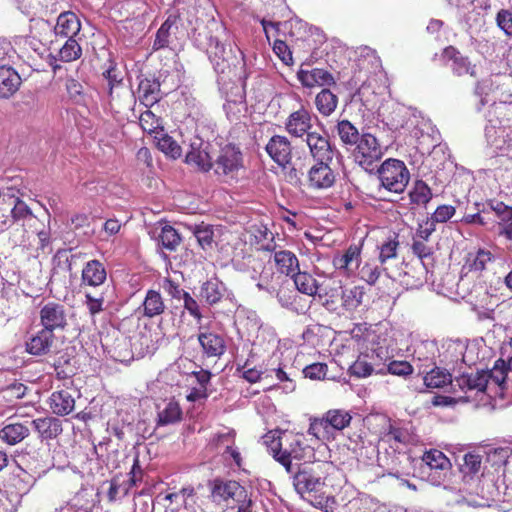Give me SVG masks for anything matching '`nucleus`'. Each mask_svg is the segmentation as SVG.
<instances>
[{
	"instance_id": "nucleus-16",
	"label": "nucleus",
	"mask_w": 512,
	"mask_h": 512,
	"mask_svg": "<svg viewBox=\"0 0 512 512\" xmlns=\"http://www.w3.org/2000/svg\"><path fill=\"white\" fill-rule=\"evenodd\" d=\"M197 340L201 348L203 358L220 359L227 350V342L222 334L209 329L200 328Z\"/></svg>"
},
{
	"instance_id": "nucleus-37",
	"label": "nucleus",
	"mask_w": 512,
	"mask_h": 512,
	"mask_svg": "<svg viewBox=\"0 0 512 512\" xmlns=\"http://www.w3.org/2000/svg\"><path fill=\"white\" fill-rule=\"evenodd\" d=\"M200 296L209 305L219 303L223 297V284L217 278L207 280L201 285Z\"/></svg>"
},
{
	"instance_id": "nucleus-48",
	"label": "nucleus",
	"mask_w": 512,
	"mask_h": 512,
	"mask_svg": "<svg viewBox=\"0 0 512 512\" xmlns=\"http://www.w3.org/2000/svg\"><path fill=\"white\" fill-rule=\"evenodd\" d=\"M264 443L267 446L268 452L272 457L279 462V458L282 456L284 448V433L278 431H270L264 437Z\"/></svg>"
},
{
	"instance_id": "nucleus-30",
	"label": "nucleus",
	"mask_w": 512,
	"mask_h": 512,
	"mask_svg": "<svg viewBox=\"0 0 512 512\" xmlns=\"http://www.w3.org/2000/svg\"><path fill=\"white\" fill-rule=\"evenodd\" d=\"M49 408L57 416L69 415L75 408V398L66 389L54 391L48 400Z\"/></svg>"
},
{
	"instance_id": "nucleus-12",
	"label": "nucleus",
	"mask_w": 512,
	"mask_h": 512,
	"mask_svg": "<svg viewBox=\"0 0 512 512\" xmlns=\"http://www.w3.org/2000/svg\"><path fill=\"white\" fill-rule=\"evenodd\" d=\"M67 309L62 303L48 301L40 305V325L53 332L63 331L68 326Z\"/></svg>"
},
{
	"instance_id": "nucleus-1",
	"label": "nucleus",
	"mask_w": 512,
	"mask_h": 512,
	"mask_svg": "<svg viewBox=\"0 0 512 512\" xmlns=\"http://www.w3.org/2000/svg\"><path fill=\"white\" fill-rule=\"evenodd\" d=\"M329 463L317 462L311 466L299 469L293 477V485L296 491L306 496V499L315 507L323 509L327 507L329 497L324 495L325 475L322 468L329 467Z\"/></svg>"
},
{
	"instance_id": "nucleus-55",
	"label": "nucleus",
	"mask_w": 512,
	"mask_h": 512,
	"mask_svg": "<svg viewBox=\"0 0 512 512\" xmlns=\"http://www.w3.org/2000/svg\"><path fill=\"white\" fill-rule=\"evenodd\" d=\"M53 366L56 378L59 380H66L75 374L74 366L71 364V359L67 355L58 357Z\"/></svg>"
},
{
	"instance_id": "nucleus-26",
	"label": "nucleus",
	"mask_w": 512,
	"mask_h": 512,
	"mask_svg": "<svg viewBox=\"0 0 512 512\" xmlns=\"http://www.w3.org/2000/svg\"><path fill=\"white\" fill-rule=\"evenodd\" d=\"M107 279V272L104 264L99 260L88 261L81 273V286L98 287Z\"/></svg>"
},
{
	"instance_id": "nucleus-2",
	"label": "nucleus",
	"mask_w": 512,
	"mask_h": 512,
	"mask_svg": "<svg viewBox=\"0 0 512 512\" xmlns=\"http://www.w3.org/2000/svg\"><path fill=\"white\" fill-rule=\"evenodd\" d=\"M260 23L268 40L270 39V28L274 30L276 36H279L281 33L284 34L285 40L275 39L272 48L274 53L284 64L291 65L293 63V56L287 41L289 40L292 43L304 41L307 34L305 24L300 20L281 23L268 21L266 19H261Z\"/></svg>"
},
{
	"instance_id": "nucleus-19",
	"label": "nucleus",
	"mask_w": 512,
	"mask_h": 512,
	"mask_svg": "<svg viewBox=\"0 0 512 512\" xmlns=\"http://www.w3.org/2000/svg\"><path fill=\"white\" fill-rule=\"evenodd\" d=\"M488 210L493 211L498 221V235L506 240H512V207L502 201L489 199L486 202Z\"/></svg>"
},
{
	"instance_id": "nucleus-34",
	"label": "nucleus",
	"mask_w": 512,
	"mask_h": 512,
	"mask_svg": "<svg viewBox=\"0 0 512 512\" xmlns=\"http://www.w3.org/2000/svg\"><path fill=\"white\" fill-rule=\"evenodd\" d=\"M315 107L320 115L329 117L338 106V96L328 88H323L315 96Z\"/></svg>"
},
{
	"instance_id": "nucleus-56",
	"label": "nucleus",
	"mask_w": 512,
	"mask_h": 512,
	"mask_svg": "<svg viewBox=\"0 0 512 512\" xmlns=\"http://www.w3.org/2000/svg\"><path fill=\"white\" fill-rule=\"evenodd\" d=\"M66 91L69 98L76 104L82 105L86 102V93L83 85L74 78L66 81Z\"/></svg>"
},
{
	"instance_id": "nucleus-8",
	"label": "nucleus",
	"mask_w": 512,
	"mask_h": 512,
	"mask_svg": "<svg viewBox=\"0 0 512 512\" xmlns=\"http://www.w3.org/2000/svg\"><path fill=\"white\" fill-rule=\"evenodd\" d=\"M22 196H24V193L14 187L7 188V191L3 193L2 202H0V210L8 212L7 215L3 214L6 218L3 220V223L7 221L18 223L36 219L31 208L21 199Z\"/></svg>"
},
{
	"instance_id": "nucleus-46",
	"label": "nucleus",
	"mask_w": 512,
	"mask_h": 512,
	"mask_svg": "<svg viewBox=\"0 0 512 512\" xmlns=\"http://www.w3.org/2000/svg\"><path fill=\"white\" fill-rule=\"evenodd\" d=\"M82 55V48L75 38H67L58 51V59L62 62H73Z\"/></svg>"
},
{
	"instance_id": "nucleus-28",
	"label": "nucleus",
	"mask_w": 512,
	"mask_h": 512,
	"mask_svg": "<svg viewBox=\"0 0 512 512\" xmlns=\"http://www.w3.org/2000/svg\"><path fill=\"white\" fill-rule=\"evenodd\" d=\"M81 30V22L78 16L72 11L62 12L54 27V32L57 37L62 38H75Z\"/></svg>"
},
{
	"instance_id": "nucleus-54",
	"label": "nucleus",
	"mask_w": 512,
	"mask_h": 512,
	"mask_svg": "<svg viewBox=\"0 0 512 512\" xmlns=\"http://www.w3.org/2000/svg\"><path fill=\"white\" fill-rule=\"evenodd\" d=\"M411 251L424 265L426 260H433L434 248L427 242L412 238Z\"/></svg>"
},
{
	"instance_id": "nucleus-9",
	"label": "nucleus",
	"mask_w": 512,
	"mask_h": 512,
	"mask_svg": "<svg viewBox=\"0 0 512 512\" xmlns=\"http://www.w3.org/2000/svg\"><path fill=\"white\" fill-rule=\"evenodd\" d=\"M382 156L383 150L378 139L371 133H362L353 151L355 162L364 169H369Z\"/></svg>"
},
{
	"instance_id": "nucleus-10",
	"label": "nucleus",
	"mask_w": 512,
	"mask_h": 512,
	"mask_svg": "<svg viewBox=\"0 0 512 512\" xmlns=\"http://www.w3.org/2000/svg\"><path fill=\"white\" fill-rule=\"evenodd\" d=\"M487 377L486 370H477L471 373H462L455 377L454 384H452V390L454 393L457 392L456 387L459 388L465 396H460L459 400L462 402H468L473 395L484 393L487 389Z\"/></svg>"
},
{
	"instance_id": "nucleus-43",
	"label": "nucleus",
	"mask_w": 512,
	"mask_h": 512,
	"mask_svg": "<svg viewBox=\"0 0 512 512\" xmlns=\"http://www.w3.org/2000/svg\"><path fill=\"white\" fill-rule=\"evenodd\" d=\"M156 140L157 147L166 155L172 157L173 159H177L181 156L182 149L180 145L165 131L159 133V135L154 136Z\"/></svg>"
},
{
	"instance_id": "nucleus-38",
	"label": "nucleus",
	"mask_w": 512,
	"mask_h": 512,
	"mask_svg": "<svg viewBox=\"0 0 512 512\" xmlns=\"http://www.w3.org/2000/svg\"><path fill=\"white\" fill-rule=\"evenodd\" d=\"M432 190L423 180H416L408 196L410 203L416 206H426L432 199Z\"/></svg>"
},
{
	"instance_id": "nucleus-11",
	"label": "nucleus",
	"mask_w": 512,
	"mask_h": 512,
	"mask_svg": "<svg viewBox=\"0 0 512 512\" xmlns=\"http://www.w3.org/2000/svg\"><path fill=\"white\" fill-rule=\"evenodd\" d=\"M313 113L303 103L292 111L284 121V129L292 138L304 139L313 128Z\"/></svg>"
},
{
	"instance_id": "nucleus-29",
	"label": "nucleus",
	"mask_w": 512,
	"mask_h": 512,
	"mask_svg": "<svg viewBox=\"0 0 512 512\" xmlns=\"http://www.w3.org/2000/svg\"><path fill=\"white\" fill-rule=\"evenodd\" d=\"M35 431L42 440L57 438L63 431L62 421L53 416H45L31 421Z\"/></svg>"
},
{
	"instance_id": "nucleus-33",
	"label": "nucleus",
	"mask_w": 512,
	"mask_h": 512,
	"mask_svg": "<svg viewBox=\"0 0 512 512\" xmlns=\"http://www.w3.org/2000/svg\"><path fill=\"white\" fill-rule=\"evenodd\" d=\"M443 57L452 61V70L458 76L474 75V68L468 57L463 56L454 46H448L443 51Z\"/></svg>"
},
{
	"instance_id": "nucleus-23",
	"label": "nucleus",
	"mask_w": 512,
	"mask_h": 512,
	"mask_svg": "<svg viewBox=\"0 0 512 512\" xmlns=\"http://www.w3.org/2000/svg\"><path fill=\"white\" fill-rule=\"evenodd\" d=\"M161 85L155 77H144L138 85V98L141 104L151 108L162 99Z\"/></svg>"
},
{
	"instance_id": "nucleus-64",
	"label": "nucleus",
	"mask_w": 512,
	"mask_h": 512,
	"mask_svg": "<svg viewBox=\"0 0 512 512\" xmlns=\"http://www.w3.org/2000/svg\"><path fill=\"white\" fill-rule=\"evenodd\" d=\"M328 367L325 363H312L303 369V374L311 380H323L326 377Z\"/></svg>"
},
{
	"instance_id": "nucleus-62",
	"label": "nucleus",
	"mask_w": 512,
	"mask_h": 512,
	"mask_svg": "<svg viewBox=\"0 0 512 512\" xmlns=\"http://www.w3.org/2000/svg\"><path fill=\"white\" fill-rule=\"evenodd\" d=\"M104 296L100 294L98 297L93 296L91 293H85V305L90 316L94 317L104 311Z\"/></svg>"
},
{
	"instance_id": "nucleus-53",
	"label": "nucleus",
	"mask_w": 512,
	"mask_h": 512,
	"mask_svg": "<svg viewBox=\"0 0 512 512\" xmlns=\"http://www.w3.org/2000/svg\"><path fill=\"white\" fill-rule=\"evenodd\" d=\"M482 465V457L479 454L469 452L464 455L463 464L461 465V472L464 474V477L474 475L480 472Z\"/></svg>"
},
{
	"instance_id": "nucleus-21",
	"label": "nucleus",
	"mask_w": 512,
	"mask_h": 512,
	"mask_svg": "<svg viewBox=\"0 0 512 512\" xmlns=\"http://www.w3.org/2000/svg\"><path fill=\"white\" fill-rule=\"evenodd\" d=\"M207 53L216 71L224 73L229 69L230 60L233 58L232 49L227 48L218 38L210 37Z\"/></svg>"
},
{
	"instance_id": "nucleus-39",
	"label": "nucleus",
	"mask_w": 512,
	"mask_h": 512,
	"mask_svg": "<svg viewBox=\"0 0 512 512\" xmlns=\"http://www.w3.org/2000/svg\"><path fill=\"white\" fill-rule=\"evenodd\" d=\"M423 381L425 386L431 389L442 388L448 384H454L452 375L447 370L439 367H435L427 372Z\"/></svg>"
},
{
	"instance_id": "nucleus-50",
	"label": "nucleus",
	"mask_w": 512,
	"mask_h": 512,
	"mask_svg": "<svg viewBox=\"0 0 512 512\" xmlns=\"http://www.w3.org/2000/svg\"><path fill=\"white\" fill-rule=\"evenodd\" d=\"M253 236L259 250L272 252L276 249L273 233L266 226L254 227Z\"/></svg>"
},
{
	"instance_id": "nucleus-45",
	"label": "nucleus",
	"mask_w": 512,
	"mask_h": 512,
	"mask_svg": "<svg viewBox=\"0 0 512 512\" xmlns=\"http://www.w3.org/2000/svg\"><path fill=\"white\" fill-rule=\"evenodd\" d=\"M158 240L163 249L173 252L180 245L181 236L174 227L165 225L161 229Z\"/></svg>"
},
{
	"instance_id": "nucleus-22",
	"label": "nucleus",
	"mask_w": 512,
	"mask_h": 512,
	"mask_svg": "<svg viewBox=\"0 0 512 512\" xmlns=\"http://www.w3.org/2000/svg\"><path fill=\"white\" fill-rule=\"evenodd\" d=\"M362 245L363 242L358 244L353 243L342 254L335 255L332 260L335 269L344 271L347 275L352 274L354 269L359 266Z\"/></svg>"
},
{
	"instance_id": "nucleus-49",
	"label": "nucleus",
	"mask_w": 512,
	"mask_h": 512,
	"mask_svg": "<svg viewBox=\"0 0 512 512\" xmlns=\"http://www.w3.org/2000/svg\"><path fill=\"white\" fill-rule=\"evenodd\" d=\"M185 161L187 164L194 165L203 172H208L213 168V162L211 161L209 154L199 149H192L189 151L186 155Z\"/></svg>"
},
{
	"instance_id": "nucleus-31",
	"label": "nucleus",
	"mask_w": 512,
	"mask_h": 512,
	"mask_svg": "<svg viewBox=\"0 0 512 512\" xmlns=\"http://www.w3.org/2000/svg\"><path fill=\"white\" fill-rule=\"evenodd\" d=\"M21 85V77L5 64L0 65V98H9L15 94Z\"/></svg>"
},
{
	"instance_id": "nucleus-42",
	"label": "nucleus",
	"mask_w": 512,
	"mask_h": 512,
	"mask_svg": "<svg viewBox=\"0 0 512 512\" xmlns=\"http://www.w3.org/2000/svg\"><path fill=\"white\" fill-rule=\"evenodd\" d=\"M365 295L363 286H353L349 289H343L341 293L342 305L348 311H353L362 304Z\"/></svg>"
},
{
	"instance_id": "nucleus-5",
	"label": "nucleus",
	"mask_w": 512,
	"mask_h": 512,
	"mask_svg": "<svg viewBox=\"0 0 512 512\" xmlns=\"http://www.w3.org/2000/svg\"><path fill=\"white\" fill-rule=\"evenodd\" d=\"M378 178L385 190L401 194L405 191L410 181V172L403 161L388 158L380 165Z\"/></svg>"
},
{
	"instance_id": "nucleus-57",
	"label": "nucleus",
	"mask_w": 512,
	"mask_h": 512,
	"mask_svg": "<svg viewBox=\"0 0 512 512\" xmlns=\"http://www.w3.org/2000/svg\"><path fill=\"white\" fill-rule=\"evenodd\" d=\"M374 371L373 366L366 360V356H359L352 365H350L348 372L351 376L356 378H365L372 375Z\"/></svg>"
},
{
	"instance_id": "nucleus-44",
	"label": "nucleus",
	"mask_w": 512,
	"mask_h": 512,
	"mask_svg": "<svg viewBox=\"0 0 512 512\" xmlns=\"http://www.w3.org/2000/svg\"><path fill=\"white\" fill-rule=\"evenodd\" d=\"M27 386L21 382L14 381L0 389V400L8 405H13L17 400L26 394Z\"/></svg>"
},
{
	"instance_id": "nucleus-25",
	"label": "nucleus",
	"mask_w": 512,
	"mask_h": 512,
	"mask_svg": "<svg viewBox=\"0 0 512 512\" xmlns=\"http://www.w3.org/2000/svg\"><path fill=\"white\" fill-rule=\"evenodd\" d=\"M291 278L293 279L296 289L308 296H318L319 299L328 296V292H322V285L318 284L317 280L308 272H301L298 269Z\"/></svg>"
},
{
	"instance_id": "nucleus-47",
	"label": "nucleus",
	"mask_w": 512,
	"mask_h": 512,
	"mask_svg": "<svg viewBox=\"0 0 512 512\" xmlns=\"http://www.w3.org/2000/svg\"><path fill=\"white\" fill-rule=\"evenodd\" d=\"M182 418V410L177 402H169L165 408L158 413L157 424L165 426L179 422Z\"/></svg>"
},
{
	"instance_id": "nucleus-63",
	"label": "nucleus",
	"mask_w": 512,
	"mask_h": 512,
	"mask_svg": "<svg viewBox=\"0 0 512 512\" xmlns=\"http://www.w3.org/2000/svg\"><path fill=\"white\" fill-rule=\"evenodd\" d=\"M160 287L168 296L177 300H180L183 297V294L187 292L180 287L178 282L169 277H165L161 281Z\"/></svg>"
},
{
	"instance_id": "nucleus-18",
	"label": "nucleus",
	"mask_w": 512,
	"mask_h": 512,
	"mask_svg": "<svg viewBox=\"0 0 512 512\" xmlns=\"http://www.w3.org/2000/svg\"><path fill=\"white\" fill-rule=\"evenodd\" d=\"M267 154L282 168H286L292 160V144L284 135L272 136L265 146Z\"/></svg>"
},
{
	"instance_id": "nucleus-24",
	"label": "nucleus",
	"mask_w": 512,
	"mask_h": 512,
	"mask_svg": "<svg viewBox=\"0 0 512 512\" xmlns=\"http://www.w3.org/2000/svg\"><path fill=\"white\" fill-rule=\"evenodd\" d=\"M166 310V304L158 290L149 289L146 292L142 304L137 311L142 317L152 319L162 315Z\"/></svg>"
},
{
	"instance_id": "nucleus-58",
	"label": "nucleus",
	"mask_w": 512,
	"mask_h": 512,
	"mask_svg": "<svg viewBox=\"0 0 512 512\" xmlns=\"http://www.w3.org/2000/svg\"><path fill=\"white\" fill-rule=\"evenodd\" d=\"M507 372L508 371L505 368L504 359L500 358L496 360L493 368L490 371L486 370V373L488 374L487 384L490 380H492L499 387H501V389H504Z\"/></svg>"
},
{
	"instance_id": "nucleus-59",
	"label": "nucleus",
	"mask_w": 512,
	"mask_h": 512,
	"mask_svg": "<svg viewBox=\"0 0 512 512\" xmlns=\"http://www.w3.org/2000/svg\"><path fill=\"white\" fill-rule=\"evenodd\" d=\"M496 25L508 39H512V10L500 9L496 14Z\"/></svg>"
},
{
	"instance_id": "nucleus-61",
	"label": "nucleus",
	"mask_w": 512,
	"mask_h": 512,
	"mask_svg": "<svg viewBox=\"0 0 512 512\" xmlns=\"http://www.w3.org/2000/svg\"><path fill=\"white\" fill-rule=\"evenodd\" d=\"M456 213V209L452 205H440L436 208L434 213L431 215L430 222L433 224L436 223H445L450 220Z\"/></svg>"
},
{
	"instance_id": "nucleus-51",
	"label": "nucleus",
	"mask_w": 512,
	"mask_h": 512,
	"mask_svg": "<svg viewBox=\"0 0 512 512\" xmlns=\"http://www.w3.org/2000/svg\"><path fill=\"white\" fill-rule=\"evenodd\" d=\"M193 234L203 250L208 251L213 249L214 231L211 225L204 223L196 225Z\"/></svg>"
},
{
	"instance_id": "nucleus-40",
	"label": "nucleus",
	"mask_w": 512,
	"mask_h": 512,
	"mask_svg": "<svg viewBox=\"0 0 512 512\" xmlns=\"http://www.w3.org/2000/svg\"><path fill=\"white\" fill-rule=\"evenodd\" d=\"M139 124L143 131L154 136L159 135L164 130L162 118L155 115L150 108L141 113Z\"/></svg>"
},
{
	"instance_id": "nucleus-36",
	"label": "nucleus",
	"mask_w": 512,
	"mask_h": 512,
	"mask_svg": "<svg viewBox=\"0 0 512 512\" xmlns=\"http://www.w3.org/2000/svg\"><path fill=\"white\" fill-rule=\"evenodd\" d=\"M400 242L396 233L389 234L382 242L377 245L379 251L378 260L380 264H385L388 260L395 259L398 255Z\"/></svg>"
},
{
	"instance_id": "nucleus-20",
	"label": "nucleus",
	"mask_w": 512,
	"mask_h": 512,
	"mask_svg": "<svg viewBox=\"0 0 512 512\" xmlns=\"http://www.w3.org/2000/svg\"><path fill=\"white\" fill-rule=\"evenodd\" d=\"M297 79L303 87L309 89L336 85V80L332 73L323 68H313L310 70L300 68L297 72Z\"/></svg>"
},
{
	"instance_id": "nucleus-32",
	"label": "nucleus",
	"mask_w": 512,
	"mask_h": 512,
	"mask_svg": "<svg viewBox=\"0 0 512 512\" xmlns=\"http://www.w3.org/2000/svg\"><path fill=\"white\" fill-rule=\"evenodd\" d=\"M8 423L0 430V439L9 445H15L30 433L29 426L19 422H13L9 418Z\"/></svg>"
},
{
	"instance_id": "nucleus-3",
	"label": "nucleus",
	"mask_w": 512,
	"mask_h": 512,
	"mask_svg": "<svg viewBox=\"0 0 512 512\" xmlns=\"http://www.w3.org/2000/svg\"><path fill=\"white\" fill-rule=\"evenodd\" d=\"M213 170L223 182L238 180L245 171L244 155L240 147L232 143L222 146L213 161Z\"/></svg>"
},
{
	"instance_id": "nucleus-41",
	"label": "nucleus",
	"mask_w": 512,
	"mask_h": 512,
	"mask_svg": "<svg viewBox=\"0 0 512 512\" xmlns=\"http://www.w3.org/2000/svg\"><path fill=\"white\" fill-rule=\"evenodd\" d=\"M336 131L341 142L345 145L353 146L361 137L358 129L347 119L337 122Z\"/></svg>"
},
{
	"instance_id": "nucleus-13",
	"label": "nucleus",
	"mask_w": 512,
	"mask_h": 512,
	"mask_svg": "<svg viewBox=\"0 0 512 512\" xmlns=\"http://www.w3.org/2000/svg\"><path fill=\"white\" fill-rule=\"evenodd\" d=\"M328 161H316L308 170L306 176L307 186L313 191L327 190L336 182V172Z\"/></svg>"
},
{
	"instance_id": "nucleus-60",
	"label": "nucleus",
	"mask_w": 512,
	"mask_h": 512,
	"mask_svg": "<svg viewBox=\"0 0 512 512\" xmlns=\"http://www.w3.org/2000/svg\"><path fill=\"white\" fill-rule=\"evenodd\" d=\"M382 269L375 263L366 262L360 269V278L369 285H375L379 280Z\"/></svg>"
},
{
	"instance_id": "nucleus-7",
	"label": "nucleus",
	"mask_w": 512,
	"mask_h": 512,
	"mask_svg": "<svg viewBox=\"0 0 512 512\" xmlns=\"http://www.w3.org/2000/svg\"><path fill=\"white\" fill-rule=\"evenodd\" d=\"M102 75L107 81L111 108L119 113L122 109L129 107L135 100V97L133 92L123 83L121 72L117 67L111 63Z\"/></svg>"
},
{
	"instance_id": "nucleus-15",
	"label": "nucleus",
	"mask_w": 512,
	"mask_h": 512,
	"mask_svg": "<svg viewBox=\"0 0 512 512\" xmlns=\"http://www.w3.org/2000/svg\"><path fill=\"white\" fill-rule=\"evenodd\" d=\"M284 448L279 463L288 473H292V460H304L310 447L304 444L303 437L298 434L284 433Z\"/></svg>"
},
{
	"instance_id": "nucleus-17",
	"label": "nucleus",
	"mask_w": 512,
	"mask_h": 512,
	"mask_svg": "<svg viewBox=\"0 0 512 512\" xmlns=\"http://www.w3.org/2000/svg\"><path fill=\"white\" fill-rule=\"evenodd\" d=\"M304 140L315 161H333L334 147L326 133L312 131L304 137Z\"/></svg>"
},
{
	"instance_id": "nucleus-35",
	"label": "nucleus",
	"mask_w": 512,
	"mask_h": 512,
	"mask_svg": "<svg viewBox=\"0 0 512 512\" xmlns=\"http://www.w3.org/2000/svg\"><path fill=\"white\" fill-rule=\"evenodd\" d=\"M274 262L278 272L292 276L299 269L297 256L289 250H280L274 253Z\"/></svg>"
},
{
	"instance_id": "nucleus-6",
	"label": "nucleus",
	"mask_w": 512,
	"mask_h": 512,
	"mask_svg": "<svg viewBox=\"0 0 512 512\" xmlns=\"http://www.w3.org/2000/svg\"><path fill=\"white\" fill-rule=\"evenodd\" d=\"M210 501L220 507L234 508V503L245 496V487L238 481L216 477L208 480Z\"/></svg>"
},
{
	"instance_id": "nucleus-14",
	"label": "nucleus",
	"mask_w": 512,
	"mask_h": 512,
	"mask_svg": "<svg viewBox=\"0 0 512 512\" xmlns=\"http://www.w3.org/2000/svg\"><path fill=\"white\" fill-rule=\"evenodd\" d=\"M495 259V255L490 250L479 247L465 254L461 271L464 275L472 274L480 278Z\"/></svg>"
},
{
	"instance_id": "nucleus-52",
	"label": "nucleus",
	"mask_w": 512,
	"mask_h": 512,
	"mask_svg": "<svg viewBox=\"0 0 512 512\" xmlns=\"http://www.w3.org/2000/svg\"><path fill=\"white\" fill-rule=\"evenodd\" d=\"M422 460L431 468L438 470H446L451 466L450 460L440 450L431 449L426 451L422 457Z\"/></svg>"
},
{
	"instance_id": "nucleus-4",
	"label": "nucleus",
	"mask_w": 512,
	"mask_h": 512,
	"mask_svg": "<svg viewBox=\"0 0 512 512\" xmlns=\"http://www.w3.org/2000/svg\"><path fill=\"white\" fill-rule=\"evenodd\" d=\"M352 421V415L345 409H330L321 417L310 420L308 434L321 441H329L333 438L332 430L342 431Z\"/></svg>"
},
{
	"instance_id": "nucleus-27",
	"label": "nucleus",
	"mask_w": 512,
	"mask_h": 512,
	"mask_svg": "<svg viewBox=\"0 0 512 512\" xmlns=\"http://www.w3.org/2000/svg\"><path fill=\"white\" fill-rule=\"evenodd\" d=\"M55 340L53 331L42 327L29 341L26 342V351L30 355L41 356L49 352Z\"/></svg>"
}]
</instances>
